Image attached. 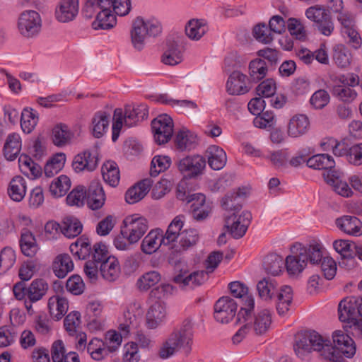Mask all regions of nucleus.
<instances>
[{"mask_svg":"<svg viewBox=\"0 0 362 362\" xmlns=\"http://www.w3.org/2000/svg\"><path fill=\"white\" fill-rule=\"evenodd\" d=\"M71 185V180L64 175L54 179L49 186V192L55 197H60L66 194Z\"/></svg>","mask_w":362,"mask_h":362,"instance_id":"nucleus-54","label":"nucleus"},{"mask_svg":"<svg viewBox=\"0 0 362 362\" xmlns=\"http://www.w3.org/2000/svg\"><path fill=\"white\" fill-rule=\"evenodd\" d=\"M166 308L163 302L156 301L152 304L146 315V326L148 329L157 328L165 319Z\"/></svg>","mask_w":362,"mask_h":362,"instance_id":"nucleus-17","label":"nucleus"},{"mask_svg":"<svg viewBox=\"0 0 362 362\" xmlns=\"http://www.w3.org/2000/svg\"><path fill=\"white\" fill-rule=\"evenodd\" d=\"M277 90V83L273 78L263 79L257 86L255 92L257 95L262 98H269L273 96Z\"/></svg>","mask_w":362,"mask_h":362,"instance_id":"nucleus-60","label":"nucleus"},{"mask_svg":"<svg viewBox=\"0 0 362 362\" xmlns=\"http://www.w3.org/2000/svg\"><path fill=\"white\" fill-rule=\"evenodd\" d=\"M155 141L158 144L168 143L173 134L174 123L169 115H158L151 122Z\"/></svg>","mask_w":362,"mask_h":362,"instance_id":"nucleus-9","label":"nucleus"},{"mask_svg":"<svg viewBox=\"0 0 362 362\" xmlns=\"http://www.w3.org/2000/svg\"><path fill=\"white\" fill-rule=\"evenodd\" d=\"M341 173L337 171H333L331 173L325 175V182L331 185L334 190L339 195L344 197H349L352 195L353 192L348 185L346 181L342 180Z\"/></svg>","mask_w":362,"mask_h":362,"instance_id":"nucleus-30","label":"nucleus"},{"mask_svg":"<svg viewBox=\"0 0 362 362\" xmlns=\"http://www.w3.org/2000/svg\"><path fill=\"white\" fill-rule=\"evenodd\" d=\"M205 167V158L200 155L187 156L178 163L179 170L186 173L189 177H195L202 174Z\"/></svg>","mask_w":362,"mask_h":362,"instance_id":"nucleus-14","label":"nucleus"},{"mask_svg":"<svg viewBox=\"0 0 362 362\" xmlns=\"http://www.w3.org/2000/svg\"><path fill=\"white\" fill-rule=\"evenodd\" d=\"M95 19L92 22V28L95 30H110L117 25V16L110 7L98 8Z\"/></svg>","mask_w":362,"mask_h":362,"instance_id":"nucleus-18","label":"nucleus"},{"mask_svg":"<svg viewBox=\"0 0 362 362\" xmlns=\"http://www.w3.org/2000/svg\"><path fill=\"white\" fill-rule=\"evenodd\" d=\"M161 30L160 23L155 18L136 17L130 31L131 42L134 49L142 50L149 36L157 35Z\"/></svg>","mask_w":362,"mask_h":362,"instance_id":"nucleus-5","label":"nucleus"},{"mask_svg":"<svg viewBox=\"0 0 362 362\" xmlns=\"http://www.w3.org/2000/svg\"><path fill=\"white\" fill-rule=\"evenodd\" d=\"M154 100L157 103L170 105L174 108H180L186 111H199L197 104L192 100H176L170 98L166 94H161L155 97Z\"/></svg>","mask_w":362,"mask_h":362,"instance_id":"nucleus-42","label":"nucleus"},{"mask_svg":"<svg viewBox=\"0 0 362 362\" xmlns=\"http://www.w3.org/2000/svg\"><path fill=\"white\" fill-rule=\"evenodd\" d=\"M152 180L149 178L141 180L131 187L125 193V200L129 204H134L141 200L149 192Z\"/></svg>","mask_w":362,"mask_h":362,"instance_id":"nucleus-23","label":"nucleus"},{"mask_svg":"<svg viewBox=\"0 0 362 362\" xmlns=\"http://www.w3.org/2000/svg\"><path fill=\"white\" fill-rule=\"evenodd\" d=\"M163 243L165 238L160 229L151 230L143 239L141 244V250L146 255H151L156 252Z\"/></svg>","mask_w":362,"mask_h":362,"instance_id":"nucleus-21","label":"nucleus"},{"mask_svg":"<svg viewBox=\"0 0 362 362\" xmlns=\"http://www.w3.org/2000/svg\"><path fill=\"white\" fill-rule=\"evenodd\" d=\"M18 165L21 171L28 177L35 178L41 175L40 166L36 164L30 157L25 154L20 156Z\"/></svg>","mask_w":362,"mask_h":362,"instance_id":"nucleus-46","label":"nucleus"},{"mask_svg":"<svg viewBox=\"0 0 362 362\" xmlns=\"http://www.w3.org/2000/svg\"><path fill=\"white\" fill-rule=\"evenodd\" d=\"M251 89L250 79L245 74L240 70L232 71L226 82V91L230 95L238 96L245 95Z\"/></svg>","mask_w":362,"mask_h":362,"instance_id":"nucleus-10","label":"nucleus"},{"mask_svg":"<svg viewBox=\"0 0 362 362\" xmlns=\"http://www.w3.org/2000/svg\"><path fill=\"white\" fill-rule=\"evenodd\" d=\"M79 0H59L54 9L55 19L60 23L73 21L79 12Z\"/></svg>","mask_w":362,"mask_h":362,"instance_id":"nucleus-11","label":"nucleus"},{"mask_svg":"<svg viewBox=\"0 0 362 362\" xmlns=\"http://www.w3.org/2000/svg\"><path fill=\"white\" fill-rule=\"evenodd\" d=\"M73 269L74 263L71 257L67 254L57 255L52 263L53 272L59 278H64Z\"/></svg>","mask_w":362,"mask_h":362,"instance_id":"nucleus-38","label":"nucleus"},{"mask_svg":"<svg viewBox=\"0 0 362 362\" xmlns=\"http://www.w3.org/2000/svg\"><path fill=\"white\" fill-rule=\"evenodd\" d=\"M306 165L315 170H323V177L325 179V175L331 173L333 171H337L334 168L335 161L332 156L326 153L316 154L306 160Z\"/></svg>","mask_w":362,"mask_h":362,"instance_id":"nucleus-19","label":"nucleus"},{"mask_svg":"<svg viewBox=\"0 0 362 362\" xmlns=\"http://www.w3.org/2000/svg\"><path fill=\"white\" fill-rule=\"evenodd\" d=\"M279 284L271 278H263L257 284V290L259 298L266 301L272 300L277 293Z\"/></svg>","mask_w":362,"mask_h":362,"instance_id":"nucleus-31","label":"nucleus"},{"mask_svg":"<svg viewBox=\"0 0 362 362\" xmlns=\"http://www.w3.org/2000/svg\"><path fill=\"white\" fill-rule=\"evenodd\" d=\"M338 313L340 321L354 324L358 318L356 297L349 296L342 299L338 305Z\"/></svg>","mask_w":362,"mask_h":362,"instance_id":"nucleus-15","label":"nucleus"},{"mask_svg":"<svg viewBox=\"0 0 362 362\" xmlns=\"http://www.w3.org/2000/svg\"><path fill=\"white\" fill-rule=\"evenodd\" d=\"M269 72L267 62L261 58H255L248 64V78L254 83H257L265 78Z\"/></svg>","mask_w":362,"mask_h":362,"instance_id":"nucleus-28","label":"nucleus"},{"mask_svg":"<svg viewBox=\"0 0 362 362\" xmlns=\"http://www.w3.org/2000/svg\"><path fill=\"white\" fill-rule=\"evenodd\" d=\"M332 60L338 68L347 69L352 63L353 54L344 44H337L332 48Z\"/></svg>","mask_w":362,"mask_h":362,"instance_id":"nucleus-27","label":"nucleus"},{"mask_svg":"<svg viewBox=\"0 0 362 362\" xmlns=\"http://www.w3.org/2000/svg\"><path fill=\"white\" fill-rule=\"evenodd\" d=\"M42 19L41 15L35 10H25L20 13L17 20V29L19 34L25 39L37 37L41 33Z\"/></svg>","mask_w":362,"mask_h":362,"instance_id":"nucleus-6","label":"nucleus"},{"mask_svg":"<svg viewBox=\"0 0 362 362\" xmlns=\"http://www.w3.org/2000/svg\"><path fill=\"white\" fill-rule=\"evenodd\" d=\"M333 247L343 258H353L355 244L348 240H336L333 243Z\"/></svg>","mask_w":362,"mask_h":362,"instance_id":"nucleus-64","label":"nucleus"},{"mask_svg":"<svg viewBox=\"0 0 362 362\" xmlns=\"http://www.w3.org/2000/svg\"><path fill=\"white\" fill-rule=\"evenodd\" d=\"M294 349L298 354L317 351L322 358L328 362L341 360L330 341L314 330L298 332L295 335Z\"/></svg>","mask_w":362,"mask_h":362,"instance_id":"nucleus-2","label":"nucleus"},{"mask_svg":"<svg viewBox=\"0 0 362 362\" xmlns=\"http://www.w3.org/2000/svg\"><path fill=\"white\" fill-rule=\"evenodd\" d=\"M286 28L290 35L296 40L303 42L307 40V30L301 20L296 18H289L287 21Z\"/></svg>","mask_w":362,"mask_h":362,"instance_id":"nucleus-52","label":"nucleus"},{"mask_svg":"<svg viewBox=\"0 0 362 362\" xmlns=\"http://www.w3.org/2000/svg\"><path fill=\"white\" fill-rule=\"evenodd\" d=\"M245 189H238L236 191L228 193L222 200V206L227 211H234L238 213L241 209L240 200L245 196Z\"/></svg>","mask_w":362,"mask_h":362,"instance_id":"nucleus-43","label":"nucleus"},{"mask_svg":"<svg viewBox=\"0 0 362 362\" xmlns=\"http://www.w3.org/2000/svg\"><path fill=\"white\" fill-rule=\"evenodd\" d=\"M110 115H95L92 119L91 129L95 138L102 137L109 129Z\"/></svg>","mask_w":362,"mask_h":362,"instance_id":"nucleus-49","label":"nucleus"},{"mask_svg":"<svg viewBox=\"0 0 362 362\" xmlns=\"http://www.w3.org/2000/svg\"><path fill=\"white\" fill-rule=\"evenodd\" d=\"M148 229L147 219L137 214L129 215L122 222L121 233L131 243H137Z\"/></svg>","mask_w":362,"mask_h":362,"instance_id":"nucleus-7","label":"nucleus"},{"mask_svg":"<svg viewBox=\"0 0 362 362\" xmlns=\"http://www.w3.org/2000/svg\"><path fill=\"white\" fill-rule=\"evenodd\" d=\"M20 246L23 254L28 257H34L39 250L35 236L27 229L21 233Z\"/></svg>","mask_w":362,"mask_h":362,"instance_id":"nucleus-41","label":"nucleus"},{"mask_svg":"<svg viewBox=\"0 0 362 362\" xmlns=\"http://www.w3.org/2000/svg\"><path fill=\"white\" fill-rule=\"evenodd\" d=\"M66 155L64 153H58L53 156L46 163L44 170L47 177H52L60 171L64 165Z\"/></svg>","mask_w":362,"mask_h":362,"instance_id":"nucleus-58","label":"nucleus"},{"mask_svg":"<svg viewBox=\"0 0 362 362\" xmlns=\"http://www.w3.org/2000/svg\"><path fill=\"white\" fill-rule=\"evenodd\" d=\"M86 201L88 206L93 210L100 209L104 205L105 194L98 181L95 180L90 183L86 191Z\"/></svg>","mask_w":362,"mask_h":362,"instance_id":"nucleus-22","label":"nucleus"},{"mask_svg":"<svg viewBox=\"0 0 362 362\" xmlns=\"http://www.w3.org/2000/svg\"><path fill=\"white\" fill-rule=\"evenodd\" d=\"M82 228L81 222L74 217H65L62 221V233L69 238L78 236Z\"/></svg>","mask_w":362,"mask_h":362,"instance_id":"nucleus-50","label":"nucleus"},{"mask_svg":"<svg viewBox=\"0 0 362 362\" xmlns=\"http://www.w3.org/2000/svg\"><path fill=\"white\" fill-rule=\"evenodd\" d=\"M207 279L206 273L203 271H194L189 273L187 271L181 270L180 272L174 276L173 281L181 287H190L200 286Z\"/></svg>","mask_w":362,"mask_h":362,"instance_id":"nucleus-16","label":"nucleus"},{"mask_svg":"<svg viewBox=\"0 0 362 362\" xmlns=\"http://www.w3.org/2000/svg\"><path fill=\"white\" fill-rule=\"evenodd\" d=\"M26 181L20 176L13 177L8 183L7 193L8 197L14 202H21L26 194Z\"/></svg>","mask_w":362,"mask_h":362,"instance_id":"nucleus-32","label":"nucleus"},{"mask_svg":"<svg viewBox=\"0 0 362 362\" xmlns=\"http://www.w3.org/2000/svg\"><path fill=\"white\" fill-rule=\"evenodd\" d=\"M171 165V159L169 156L163 155L155 156L151 163L150 175L156 177L160 173L167 170Z\"/></svg>","mask_w":362,"mask_h":362,"instance_id":"nucleus-59","label":"nucleus"},{"mask_svg":"<svg viewBox=\"0 0 362 362\" xmlns=\"http://www.w3.org/2000/svg\"><path fill=\"white\" fill-rule=\"evenodd\" d=\"M250 218L251 214L247 211L243 212L238 216L235 213H233L232 215L226 216V226L234 238H239L245 235L250 224Z\"/></svg>","mask_w":362,"mask_h":362,"instance_id":"nucleus-13","label":"nucleus"},{"mask_svg":"<svg viewBox=\"0 0 362 362\" xmlns=\"http://www.w3.org/2000/svg\"><path fill=\"white\" fill-rule=\"evenodd\" d=\"M15 262V251L11 247H4L0 252V275L5 274L9 270Z\"/></svg>","mask_w":362,"mask_h":362,"instance_id":"nucleus-62","label":"nucleus"},{"mask_svg":"<svg viewBox=\"0 0 362 362\" xmlns=\"http://www.w3.org/2000/svg\"><path fill=\"white\" fill-rule=\"evenodd\" d=\"M73 137L74 133L66 124L58 123L52 129L51 140L57 147H64L69 144Z\"/></svg>","mask_w":362,"mask_h":362,"instance_id":"nucleus-26","label":"nucleus"},{"mask_svg":"<svg viewBox=\"0 0 362 362\" xmlns=\"http://www.w3.org/2000/svg\"><path fill=\"white\" fill-rule=\"evenodd\" d=\"M199 238V233L196 229L189 228L184 230L180 233L179 246L176 248L177 252H182L194 246Z\"/></svg>","mask_w":362,"mask_h":362,"instance_id":"nucleus-47","label":"nucleus"},{"mask_svg":"<svg viewBox=\"0 0 362 362\" xmlns=\"http://www.w3.org/2000/svg\"><path fill=\"white\" fill-rule=\"evenodd\" d=\"M184 216L180 215L175 217L171 221L165 235H163L165 245H169L175 241L179 236L180 237V233H182L180 231L184 226Z\"/></svg>","mask_w":362,"mask_h":362,"instance_id":"nucleus-48","label":"nucleus"},{"mask_svg":"<svg viewBox=\"0 0 362 362\" xmlns=\"http://www.w3.org/2000/svg\"><path fill=\"white\" fill-rule=\"evenodd\" d=\"M237 304L230 297L219 298L214 305V318L221 323H228L235 315Z\"/></svg>","mask_w":362,"mask_h":362,"instance_id":"nucleus-12","label":"nucleus"},{"mask_svg":"<svg viewBox=\"0 0 362 362\" xmlns=\"http://www.w3.org/2000/svg\"><path fill=\"white\" fill-rule=\"evenodd\" d=\"M337 227L343 233L351 236L362 235V222L356 216H343L336 219Z\"/></svg>","mask_w":362,"mask_h":362,"instance_id":"nucleus-20","label":"nucleus"},{"mask_svg":"<svg viewBox=\"0 0 362 362\" xmlns=\"http://www.w3.org/2000/svg\"><path fill=\"white\" fill-rule=\"evenodd\" d=\"M193 343L192 324L188 319L182 322L179 329L173 332L160 344L157 355L162 359L173 356L179 349L189 352Z\"/></svg>","mask_w":362,"mask_h":362,"instance_id":"nucleus-3","label":"nucleus"},{"mask_svg":"<svg viewBox=\"0 0 362 362\" xmlns=\"http://www.w3.org/2000/svg\"><path fill=\"white\" fill-rule=\"evenodd\" d=\"M310 121L306 115H294L290 119L288 134L293 137H298L307 132Z\"/></svg>","mask_w":362,"mask_h":362,"instance_id":"nucleus-34","label":"nucleus"},{"mask_svg":"<svg viewBox=\"0 0 362 362\" xmlns=\"http://www.w3.org/2000/svg\"><path fill=\"white\" fill-rule=\"evenodd\" d=\"M287 272L291 274H296L301 272L306 266V262L303 258V254L299 255L288 256L284 260Z\"/></svg>","mask_w":362,"mask_h":362,"instance_id":"nucleus-61","label":"nucleus"},{"mask_svg":"<svg viewBox=\"0 0 362 362\" xmlns=\"http://www.w3.org/2000/svg\"><path fill=\"white\" fill-rule=\"evenodd\" d=\"M284 267V259L276 254H269L264 259L263 268L268 274L278 276L283 272Z\"/></svg>","mask_w":362,"mask_h":362,"instance_id":"nucleus-37","label":"nucleus"},{"mask_svg":"<svg viewBox=\"0 0 362 362\" xmlns=\"http://www.w3.org/2000/svg\"><path fill=\"white\" fill-rule=\"evenodd\" d=\"M305 15L310 21L313 22L319 32L325 36H330L334 31V26L330 13L321 5H315L305 10Z\"/></svg>","mask_w":362,"mask_h":362,"instance_id":"nucleus-8","label":"nucleus"},{"mask_svg":"<svg viewBox=\"0 0 362 362\" xmlns=\"http://www.w3.org/2000/svg\"><path fill=\"white\" fill-rule=\"evenodd\" d=\"M161 280V276L157 271L144 273L136 281V287L141 291H146Z\"/></svg>","mask_w":362,"mask_h":362,"instance_id":"nucleus-56","label":"nucleus"},{"mask_svg":"<svg viewBox=\"0 0 362 362\" xmlns=\"http://www.w3.org/2000/svg\"><path fill=\"white\" fill-rule=\"evenodd\" d=\"M208 31V25L205 21L192 19L185 26L186 35L192 40H200Z\"/></svg>","mask_w":362,"mask_h":362,"instance_id":"nucleus-39","label":"nucleus"},{"mask_svg":"<svg viewBox=\"0 0 362 362\" xmlns=\"http://www.w3.org/2000/svg\"><path fill=\"white\" fill-rule=\"evenodd\" d=\"M204 158L210 168L218 170L222 169L226 164L227 156L223 148L216 146H209L204 153Z\"/></svg>","mask_w":362,"mask_h":362,"instance_id":"nucleus-24","label":"nucleus"},{"mask_svg":"<svg viewBox=\"0 0 362 362\" xmlns=\"http://www.w3.org/2000/svg\"><path fill=\"white\" fill-rule=\"evenodd\" d=\"M22 147V139L17 133H12L7 136L3 148L4 157L8 160H15L19 155Z\"/></svg>","mask_w":362,"mask_h":362,"instance_id":"nucleus-29","label":"nucleus"},{"mask_svg":"<svg viewBox=\"0 0 362 362\" xmlns=\"http://www.w3.org/2000/svg\"><path fill=\"white\" fill-rule=\"evenodd\" d=\"M333 95L337 97L340 100L351 103L354 101L358 93L356 90L346 86H334L332 88Z\"/></svg>","mask_w":362,"mask_h":362,"instance_id":"nucleus-63","label":"nucleus"},{"mask_svg":"<svg viewBox=\"0 0 362 362\" xmlns=\"http://www.w3.org/2000/svg\"><path fill=\"white\" fill-rule=\"evenodd\" d=\"M175 142L177 148L181 151L190 149L197 143V135L182 129L177 132Z\"/></svg>","mask_w":362,"mask_h":362,"instance_id":"nucleus-51","label":"nucleus"},{"mask_svg":"<svg viewBox=\"0 0 362 362\" xmlns=\"http://www.w3.org/2000/svg\"><path fill=\"white\" fill-rule=\"evenodd\" d=\"M72 165L77 173L83 170L93 171L98 165V158L90 151H84L74 157Z\"/></svg>","mask_w":362,"mask_h":362,"instance_id":"nucleus-25","label":"nucleus"},{"mask_svg":"<svg viewBox=\"0 0 362 362\" xmlns=\"http://www.w3.org/2000/svg\"><path fill=\"white\" fill-rule=\"evenodd\" d=\"M120 272L119 262L114 256L110 257L100 264V272L102 276L109 281H113L117 279Z\"/></svg>","mask_w":362,"mask_h":362,"instance_id":"nucleus-33","label":"nucleus"},{"mask_svg":"<svg viewBox=\"0 0 362 362\" xmlns=\"http://www.w3.org/2000/svg\"><path fill=\"white\" fill-rule=\"evenodd\" d=\"M254 307V298L247 297L244 307L241 308L238 313V320L242 326L233 337L232 340L234 344L240 343L250 331L256 335H262L269 330L272 324L270 311L263 309L256 315H253Z\"/></svg>","mask_w":362,"mask_h":362,"instance_id":"nucleus-1","label":"nucleus"},{"mask_svg":"<svg viewBox=\"0 0 362 362\" xmlns=\"http://www.w3.org/2000/svg\"><path fill=\"white\" fill-rule=\"evenodd\" d=\"M69 249L74 256L76 257L79 259H84L90 254V242L88 238L81 236L74 243L71 244Z\"/></svg>","mask_w":362,"mask_h":362,"instance_id":"nucleus-45","label":"nucleus"},{"mask_svg":"<svg viewBox=\"0 0 362 362\" xmlns=\"http://www.w3.org/2000/svg\"><path fill=\"white\" fill-rule=\"evenodd\" d=\"M104 181L111 187H116L120 180V172L117 164L112 160H107L101 167Z\"/></svg>","mask_w":362,"mask_h":362,"instance_id":"nucleus-36","label":"nucleus"},{"mask_svg":"<svg viewBox=\"0 0 362 362\" xmlns=\"http://www.w3.org/2000/svg\"><path fill=\"white\" fill-rule=\"evenodd\" d=\"M68 300L63 297L54 296L48 300V309L50 315L56 320H60L67 312Z\"/></svg>","mask_w":362,"mask_h":362,"instance_id":"nucleus-40","label":"nucleus"},{"mask_svg":"<svg viewBox=\"0 0 362 362\" xmlns=\"http://www.w3.org/2000/svg\"><path fill=\"white\" fill-rule=\"evenodd\" d=\"M325 248L320 243L315 242L308 245L305 250V262L309 261L313 264H319L322 261L324 256Z\"/></svg>","mask_w":362,"mask_h":362,"instance_id":"nucleus-55","label":"nucleus"},{"mask_svg":"<svg viewBox=\"0 0 362 362\" xmlns=\"http://www.w3.org/2000/svg\"><path fill=\"white\" fill-rule=\"evenodd\" d=\"M276 307L279 315H284L290 310L293 301V290L288 286H284L278 291Z\"/></svg>","mask_w":362,"mask_h":362,"instance_id":"nucleus-35","label":"nucleus"},{"mask_svg":"<svg viewBox=\"0 0 362 362\" xmlns=\"http://www.w3.org/2000/svg\"><path fill=\"white\" fill-rule=\"evenodd\" d=\"M48 284L43 279H35L27 287L20 281L13 287V293L16 300H23L24 307L29 316L35 313L33 303L40 300L47 293Z\"/></svg>","mask_w":362,"mask_h":362,"instance_id":"nucleus-4","label":"nucleus"},{"mask_svg":"<svg viewBox=\"0 0 362 362\" xmlns=\"http://www.w3.org/2000/svg\"><path fill=\"white\" fill-rule=\"evenodd\" d=\"M32 326L33 329L41 335H47L52 331L51 320L44 312L38 313L34 315Z\"/></svg>","mask_w":362,"mask_h":362,"instance_id":"nucleus-53","label":"nucleus"},{"mask_svg":"<svg viewBox=\"0 0 362 362\" xmlns=\"http://www.w3.org/2000/svg\"><path fill=\"white\" fill-rule=\"evenodd\" d=\"M87 352L95 361L104 359L110 353L103 340L97 337L93 338L87 345Z\"/></svg>","mask_w":362,"mask_h":362,"instance_id":"nucleus-44","label":"nucleus"},{"mask_svg":"<svg viewBox=\"0 0 362 362\" xmlns=\"http://www.w3.org/2000/svg\"><path fill=\"white\" fill-rule=\"evenodd\" d=\"M252 36L257 42L264 45L270 44L274 39L269 25L264 23H259L254 26Z\"/></svg>","mask_w":362,"mask_h":362,"instance_id":"nucleus-57","label":"nucleus"}]
</instances>
